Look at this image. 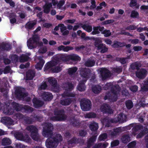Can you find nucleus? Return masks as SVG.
<instances>
[{
    "instance_id": "f257e3e1",
    "label": "nucleus",
    "mask_w": 148,
    "mask_h": 148,
    "mask_svg": "<svg viewBox=\"0 0 148 148\" xmlns=\"http://www.w3.org/2000/svg\"><path fill=\"white\" fill-rule=\"evenodd\" d=\"M62 137L60 134H57L55 136L50 137L45 141V145L48 148H55L59 142L62 140Z\"/></svg>"
},
{
    "instance_id": "f03ea898",
    "label": "nucleus",
    "mask_w": 148,
    "mask_h": 148,
    "mask_svg": "<svg viewBox=\"0 0 148 148\" xmlns=\"http://www.w3.org/2000/svg\"><path fill=\"white\" fill-rule=\"evenodd\" d=\"M53 125L50 123H45L43 127L42 134L45 137H48L53 134Z\"/></svg>"
},
{
    "instance_id": "7ed1b4c3",
    "label": "nucleus",
    "mask_w": 148,
    "mask_h": 148,
    "mask_svg": "<svg viewBox=\"0 0 148 148\" xmlns=\"http://www.w3.org/2000/svg\"><path fill=\"white\" fill-rule=\"evenodd\" d=\"M26 130L30 133V136L35 141H38L39 139L38 130L35 126L30 125L27 126Z\"/></svg>"
},
{
    "instance_id": "20e7f679",
    "label": "nucleus",
    "mask_w": 148,
    "mask_h": 148,
    "mask_svg": "<svg viewBox=\"0 0 148 148\" xmlns=\"http://www.w3.org/2000/svg\"><path fill=\"white\" fill-rule=\"evenodd\" d=\"M94 45L101 53H103L106 52L108 50V48L105 44L102 43V41L100 39H96L94 42Z\"/></svg>"
},
{
    "instance_id": "39448f33",
    "label": "nucleus",
    "mask_w": 148,
    "mask_h": 148,
    "mask_svg": "<svg viewBox=\"0 0 148 148\" xmlns=\"http://www.w3.org/2000/svg\"><path fill=\"white\" fill-rule=\"evenodd\" d=\"M80 104L82 109L84 111L90 110L92 106L91 101L87 99H82L80 101Z\"/></svg>"
},
{
    "instance_id": "423d86ee",
    "label": "nucleus",
    "mask_w": 148,
    "mask_h": 148,
    "mask_svg": "<svg viewBox=\"0 0 148 148\" xmlns=\"http://www.w3.org/2000/svg\"><path fill=\"white\" fill-rule=\"evenodd\" d=\"M132 127H133L132 129V134L136 135V132L139 130H141L143 128V126L140 124H136L132 123L130 124L127 127V130H130Z\"/></svg>"
},
{
    "instance_id": "0eeeda50",
    "label": "nucleus",
    "mask_w": 148,
    "mask_h": 148,
    "mask_svg": "<svg viewBox=\"0 0 148 148\" xmlns=\"http://www.w3.org/2000/svg\"><path fill=\"white\" fill-rule=\"evenodd\" d=\"M23 88L21 87L16 88L15 91V94L17 98L24 99L27 96V93L23 92Z\"/></svg>"
},
{
    "instance_id": "6e6552de",
    "label": "nucleus",
    "mask_w": 148,
    "mask_h": 148,
    "mask_svg": "<svg viewBox=\"0 0 148 148\" xmlns=\"http://www.w3.org/2000/svg\"><path fill=\"white\" fill-rule=\"evenodd\" d=\"M14 136L16 138L19 140L24 141L26 142H29L31 140L30 138L28 136H25L23 133L20 132H17L15 133Z\"/></svg>"
},
{
    "instance_id": "1a4fd4ad",
    "label": "nucleus",
    "mask_w": 148,
    "mask_h": 148,
    "mask_svg": "<svg viewBox=\"0 0 148 148\" xmlns=\"http://www.w3.org/2000/svg\"><path fill=\"white\" fill-rule=\"evenodd\" d=\"M91 73V70L88 68H82L80 71L81 76L86 79L89 77L90 74Z\"/></svg>"
},
{
    "instance_id": "9d476101",
    "label": "nucleus",
    "mask_w": 148,
    "mask_h": 148,
    "mask_svg": "<svg viewBox=\"0 0 148 148\" xmlns=\"http://www.w3.org/2000/svg\"><path fill=\"white\" fill-rule=\"evenodd\" d=\"M100 72L103 80H105L108 77L110 73V71L105 68H102L100 70Z\"/></svg>"
},
{
    "instance_id": "9b49d317",
    "label": "nucleus",
    "mask_w": 148,
    "mask_h": 148,
    "mask_svg": "<svg viewBox=\"0 0 148 148\" xmlns=\"http://www.w3.org/2000/svg\"><path fill=\"white\" fill-rule=\"evenodd\" d=\"M122 130L121 127H119L113 129L108 132V134L111 137H116L121 132Z\"/></svg>"
},
{
    "instance_id": "f8f14e48",
    "label": "nucleus",
    "mask_w": 148,
    "mask_h": 148,
    "mask_svg": "<svg viewBox=\"0 0 148 148\" xmlns=\"http://www.w3.org/2000/svg\"><path fill=\"white\" fill-rule=\"evenodd\" d=\"M101 110L103 112L111 114L113 113V110L109 105L104 104L101 107Z\"/></svg>"
},
{
    "instance_id": "ddd939ff",
    "label": "nucleus",
    "mask_w": 148,
    "mask_h": 148,
    "mask_svg": "<svg viewBox=\"0 0 148 148\" xmlns=\"http://www.w3.org/2000/svg\"><path fill=\"white\" fill-rule=\"evenodd\" d=\"M33 106L36 108H39L42 106L44 102L37 98H34L32 100Z\"/></svg>"
},
{
    "instance_id": "4468645a",
    "label": "nucleus",
    "mask_w": 148,
    "mask_h": 148,
    "mask_svg": "<svg viewBox=\"0 0 148 148\" xmlns=\"http://www.w3.org/2000/svg\"><path fill=\"white\" fill-rule=\"evenodd\" d=\"M147 71L145 69H141L138 71L136 72V76L140 79H144L146 76Z\"/></svg>"
},
{
    "instance_id": "2eb2a0df",
    "label": "nucleus",
    "mask_w": 148,
    "mask_h": 148,
    "mask_svg": "<svg viewBox=\"0 0 148 148\" xmlns=\"http://www.w3.org/2000/svg\"><path fill=\"white\" fill-rule=\"evenodd\" d=\"M57 64V63L56 62L54 61H51L47 62L45 65L44 67V71H49V70L51 71V69L53 67L56 66Z\"/></svg>"
},
{
    "instance_id": "dca6fc26",
    "label": "nucleus",
    "mask_w": 148,
    "mask_h": 148,
    "mask_svg": "<svg viewBox=\"0 0 148 148\" xmlns=\"http://www.w3.org/2000/svg\"><path fill=\"white\" fill-rule=\"evenodd\" d=\"M12 48V44L9 43H2L0 45V49L2 51H9Z\"/></svg>"
},
{
    "instance_id": "f3484780",
    "label": "nucleus",
    "mask_w": 148,
    "mask_h": 148,
    "mask_svg": "<svg viewBox=\"0 0 148 148\" xmlns=\"http://www.w3.org/2000/svg\"><path fill=\"white\" fill-rule=\"evenodd\" d=\"M42 99L45 101H49L51 100L53 98V95L52 93L49 92H44L42 94Z\"/></svg>"
},
{
    "instance_id": "a211bd4d",
    "label": "nucleus",
    "mask_w": 148,
    "mask_h": 148,
    "mask_svg": "<svg viewBox=\"0 0 148 148\" xmlns=\"http://www.w3.org/2000/svg\"><path fill=\"white\" fill-rule=\"evenodd\" d=\"M1 121L4 124L6 125H11L13 124V121L10 117L5 116L2 117Z\"/></svg>"
},
{
    "instance_id": "6ab92c4d",
    "label": "nucleus",
    "mask_w": 148,
    "mask_h": 148,
    "mask_svg": "<svg viewBox=\"0 0 148 148\" xmlns=\"http://www.w3.org/2000/svg\"><path fill=\"white\" fill-rule=\"evenodd\" d=\"M73 101V99L68 98H62L60 100V104L62 106H68Z\"/></svg>"
},
{
    "instance_id": "aec40b11",
    "label": "nucleus",
    "mask_w": 148,
    "mask_h": 148,
    "mask_svg": "<svg viewBox=\"0 0 148 148\" xmlns=\"http://www.w3.org/2000/svg\"><path fill=\"white\" fill-rule=\"evenodd\" d=\"M54 114L55 115L58 116L64 117V119H62V121L65 120L67 118V116L65 114V111L64 110H55L54 111Z\"/></svg>"
},
{
    "instance_id": "412c9836",
    "label": "nucleus",
    "mask_w": 148,
    "mask_h": 148,
    "mask_svg": "<svg viewBox=\"0 0 148 148\" xmlns=\"http://www.w3.org/2000/svg\"><path fill=\"white\" fill-rule=\"evenodd\" d=\"M87 81L86 79H83L81 81L77 86V89L80 91H84L85 90L86 86L85 84Z\"/></svg>"
},
{
    "instance_id": "4be33fe9",
    "label": "nucleus",
    "mask_w": 148,
    "mask_h": 148,
    "mask_svg": "<svg viewBox=\"0 0 148 148\" xmlns=\"http://www.w3.org/2000/svg\"><path fill=\"white\" fill-rule=\"evenodd\" d=\"M48 82L54 89L58 88L57 81L56 79L53 77L49 78L48 79Z\"/></svg>"
},
{
    "instance_id": "5701e85b",
    "label": "nucleus",
    "mask_w": 148,
    "mask_h": 148,
    "mask_svg": "<svg viewBox=\"0 0 148 148\" xmlns=\"http://www.w3.org/2000/svg\"><path fill=\"white\" fill-rule=\"evenodd\" d=\"M38 59L39 61L36 65L35 68L38 70H40L42 69L45 63V61L40 56L38 58Z\"/></svg>"
},
{
    "instance_id": "b1692460",
    "label": "nucleus",
    "mask_w": 148,
    "mask_h": 148,
    "mask_svg": "<svg viewBox=\"0 0 148 148\" xmlns=\"http://www.w3.org/2000/svg\"><path fill=\"white\" fill-rule=\"evenodd\" d=\"M57 50L58 51H63L64 52H68L69 51L73 50L74 48L71 46H65L63 45H61L58 47Z\"/></svg>"
},
{
    "instance_id": "393cba45",
    "label": "nucleus",
    "mask_w": 148,
    "mask_h": 148,
    "mask_svg": "<svg viewBox=\"0 0 148 148\" xmlns=\"http://www.w3.org/2000/svg\"><path fill=\"white\" fill-rule=\"evenodd\" d=\"M91 90L95 94H98L101 92L102 90V87L99 85H93L92 86Z\"/></svg>"
},
{
    "instance_id": "a878e982",
    "label": "nucleus",
    "mask_w": 148,
    "mask_h": 148,
    "mask_svg": "<svg viewBox=\"0 0 148 148\" xmlns=\"http://www.w3.org/2000/svg\"><path fill=\"white\" fill-rule=\"evenodd\" d=\"M35 75V73L32 70H29L26 73V79L32 80L34 77Z\"/></svg>"
},
{
    "instance_id": "bb28decb",
    "label": "nucleus",
    "mask_w": 148,
    "mask_h": 148,
    "mask_svg": "<svg viewBox=\"0 0 148 148\" xmlns=\"http://www.w3.org/2000/svg\"><path fill=\"white\" fill-rule=\"evenodd\" d=\"M89 127L92 132H96L99 128L98 123L94 121L92 122L90 124Z\"/></svg>"
},
{
    "instance_id": "cd10ccee",
    "label": "nucleus",
    "mask_w": 148,
    "mask_h": 148,
    "mask_svg": "<svg viewBox=\"0 0 148 148\" xmlns=\"http://www.w3.org/2000/svg\"><path fill=\"white\" fill-rule=\"evenodd\" d=\"M52 3H46L43 7L44 12L46 14H48L50 11V8L52 7Z\"/></svg>"
},
{
    "instance_id": "c85d7f7f",
    "label": "nucleus",
    "mask_w": 148,
    "mask_h": 148,
    "mask_svg": "<svg viewBox=\"0 0 148 148\" xmlns=\"http://www.w3.org/2000/svg\"><path fill=\"white\" fill-rule=\"evenodd\" d=\"M79 25H81V27L83 29L88 32H90L92 30V27L91 25L86 24L83 25L81 23H80Z\"/></svg>"
},
{
    "instance_id": "c756f323",
    "label": "nucleus",
    "mask_w": 148,
    "mask_h": 148,
    "mask_svg": "<svg viewBox=\"0 0 148 148\" xmlns=\"http://www.w3.org/2000/svg\"><path fill=\"white\" fill-rule=\"evenodd\" d=\"M54 60L57 62V64L61 61H66L67 60V58L63 55H59L56 57Z\"/></svg>"
},
{
    "instance_id": "7c9ffc66",
    "label": "nucleus",
    "mask_w": 148,
    "mask_h": 148,
    "mask_svg": "<svg viewBox=\"0 0 148 148\" xmlns=\"http://www.w3.org/2000/svg\"><path fill=\"white\" fill-rule=\"evenodd\" d=\"M12 103L13 106V108L16 111L22 112L23 105L19 104L18 103L15 102H13Z\"/></svg>"
},
{
    "instance_id": "2f4dec72",
    "label": "nucleus",
    "mask_w": 148,
    "mask_h": 148,
    "mask_svg": "<svg viewBox=\"0 0 148 148\" xmlns=\"http://www.w3.org/2000/svg\"><path fill=\"white\" fill-rule=\"evenodd\" d=\"M23 120L24 123L25 124H30L32 123L33 122V120L32 119V115L30 117L25 116L24 117Z\"/></svg>"
},
{
    "instance_id": "473e14b6",
    "label": "nucleus",
    "mask_w": 148,
    "mask_h": 148,
    "mask_svg": "<svg viewBox=\"0 0 148 148\" xmlns=\"http://www.w3.org/2000/svg\"><path fill=\"white\" fill-rule=\"evenodd\" d=\"M68 58L70 60L73 61H80L81 60L80 58L78 55L75 54H72L69 55Z\"/></svg>"
},
{
    "instance_id": "72a5a7b5",
    "label": "nucleus",
    "mask_w": 148,
    "mask_h": 148,
    "mask_svg": "<svg viewBox=\"0 0 148 148\" xmlns=\"http://www.w3.org/2000/svg\"><path fill=\"white\" fill-rule=\"evenodd\" d=\"M79 138H77L75 137L74 136L71 140L67 141L69 145H72L73 144H77L80 143Z\"/></svg>"
},
{
    "instance_id": "f704fd0d",
    "label": "nucleus",
    "mask_w": 148,
    "mask_h": 148,
    "mask_svg": "<svg viewBox=\"0 0 148 148\" xmlns=\"http://www.w3.org/2000/svg\"><path fill=\"white\" fill-rule=\"evenodd\" d=\"M108 145V143L107 142L97 143L93 147V148H106Z\"/></svg>"
},
{
    "instance_id": "c9c22d12",
    "label": "nucleus",
    "mask_w": 148,
    "mask_h": 148,
    "mask_svg": "<svg viewBox=\"0 0 148 148\" xmlns=\"http://www.w3.org/2000/svg\"><path fill=\"white\" fill-rule=\"evenodd\" d=\"M120 89V88L118 85H113L112 84L111 89V91L112 93H117V92L119 91Z\"/></svg>"
},
{
    "instance_id": "e433bc0d",
    "label": "nucleus",
    "mask_w": 148,
    "mask_h": 148,
    "mask_svg": "<svg viewBox=\"0 0 148 148\" xmlns=\"http://www.w3.org/2000/svg\"><path fill=\"white\" fill-rule=\"evenodd\" d=\"M34 110L33 108L28 105H23L22 112H31Z\"/></svg>"
},
{
    "instance_id": "4c0bfd02",
    "label": "nucleus",
    "mask_w": 148,
    "mask_h": 148,
    "mask_svg": "<svg viewBox=\"0 0 148 148\" xmlns=\"http://www.w3.org/2000/svg\"><path fill=\"white\" fill-rule=\"evenodd\" d=\"M36 23V22L35 21H33L32 22H28L26 24L25 28L27 29L31 30Z\"/></svg>"
},
{
    "instance_id": "58836bf2",
    "label": "nucleus",
    "mask_w": 148,
    "mask_h": 148,
    "mask_svg": "<svg viewBox=\"0 0 148 148\" xmlns=\"http://www.w3.org/2000/svg\"><path fill=\"white\" fill-rule=\"evenodd\" d=\"M64 87L65 90L67 91H71L73 88V84L69 82H67L65 84Z\"/></svg>"
},
{
    "instance_id": "ea45409f",
    "label": "nucleus",
    "mask_w": 148,
    "mask_h": 148,
    "mask_svg": "<svg viewBox=\"0 0 148 148\" xmlns=\"http://www.w3.org/2000/svg\"><path fill=\"white\" fill-rule=\"evenodd\" d=\"M112 46L114 48L121 47L125 46V44L123 42L122 43L116 41L114 42Z\"/></svg>"
},
{
    "instance_id": "a19ab883",
    "label": "nucleus",
    "mask_w": 148,
    "mask_h": 148,
    "mask_svg": "<svg viewBox=\"0 0 148 148\" xmlns=\"http://www.w3.org/2000/svg\"><path fill=\"white\" fill-rule=\"evenodd\" d=\"M29 59V57L25 54H22L20 57L19 60L21 62H24L27 61Z\"/></svg>"
},
{
    "instance_id": "79ce46f5",
    "label": "nucleus",
    "mask_w": 148,
    "mask_h": 148,
    "mask_svg": "<svg viewBox=\"0 0 148 148\" xmlns=\"http://www.w3.org/2000/svg\"><path fill=\"white\" fill-rule=\"evenodd\" d=\"M32 119H33V122L36 121L41 122L42 120V117L39 115H37L34 114L33 115H32Z\"/></svg>"
},
{
    "instance_id": "37998d69",
    "label": "nucleus",
    "mask_w": 148,
    "mask_h": 148,
    "mask_svg": "<svg viewBox=\"0 0 148 148\" xmlns=\"http://www.w3.org/2000/svg\"><path fill=\"white\" fill-rule=\"evenodd\" d=\"M121 139L123 143H127L130 141V137L129 135H124L122 137Z\"/></svg>"
},
{
    "instance_id": "c03bdc74",
    "label": "nucleus",
    "mask_w": 148,
    "mask_h": 148,
    "mask_svg": "<svg viewBox=\"0 0 148 148\" xmlns=\"http://www.w3.org/2000/svg\"><path fill=\"white\" fill-rule=\"evenodd\" d=\"M11 143V141L8 138H3L1 144L2 145L6 146L9 145Z\"/></svg>"
},
{
    "instance_id": "a18cd8bd",
    "label": "nucleus",
    "mask_w": 148,
    "mask_h": 148,
    "mask_svg": "<svg viewBox=\"0 0 148 148\" xmlns=\"http://www.w3.org/2000/svg\"><path fill=\"white\" fill-rule=\"evenodd\" d=\"M64 119V117H60L57 116H53L50 118V120L53 121H62V119Z\"/></svg>"
},
{
    "instance_id": "49530a36",
    "label": "nucleus",
    "mask_w": 148,
    "mask_h": 148,
    "mask_svg": "<svg viewBox=\"0 0 148 148\" xmlns=\"http://www.w3.org/2000/svg\"><path fill=\"white\" fill-rule=\"evenodd\" d=\"M95 64V61L94 60H88L86 62L85 65L87 67H92L94 66Z\"/></svg>"
},
{
    "instance_id": "de8ad7c7",
    "label": "nucleus",
    "mask_w": 148,
    "mask_h": 148,
    "mask_svg": "<svg viewBox=\"0 0 148 148\" xmlns=\"http://www.w3.org/2000/svg\"><path fill=\"white\" fill-rule=\"evenodd\" d=\"M77 70V68L76 67L70 68L68 69V73L69 75L72 76L74 75Z\"/></svg>"
},
{
    "instance_id": "09e8293b",
    "label": "nucleus",
    "mask_w": 148,
    "mask_h": 148,
    "mask_svg": "<svg viewBox=\"0 0 148 148\" xmlns=\"http://www.w3.org/2000/svg\"><path fill=\"white\" fill-rule=\"evenodd\" d=\"M126 106L128 109H130L133 106V103L131 100H128L125 101Z\"/></svg>"
},
{
    "instance_id": "8fccbe9b",
    "label": "nucleus",
    "mask_w": 148,
    "mask_h": 148,
    "mask_svg": "<svg viewBox=\"0 0 148 148\" xmlns=\"http://www.w3.org/2000/svg\"><path fill=\"white\" fill-rule=\"evenodd\" d=\"M140 67L139 64L137 62L133 63L130 65V68L133 70L137 69L138 70L140 69Z\"/></svg>"
},
{
    "instance_id": "3c124183",
    "label": "nucleus",
    "mask_w": 148,
    "mask_h": 148,
    "mask_svg": "<svg viewBox=\"0 0 148 148\" xmlns=\"http://www.w3.org/2000/svg\"><path fill=\"white\" fill-rule=\"evenodd\" d=\"M107 134L106 133L102 134L99 136L98 139L99 141H104L107 138Z\"/></svg>"
},
{
    "instance_id": "603ef678",
    "label": "nucleus",
    "mask_w": 148,
    "mask_h": 148,
    "mask_svg": "<svg viewBox=\"0 0 148 148\" xmlns=\"http://www.w3.org/2000/svg\"><path fill=\"white\" fill-rule=\"evenodd\" d=\"M61 67L60 66H57L54 68L51 69V71L53 73H59L61 71Z\"/></svg>"
},
{
    "instance_id": "864d4df0",
    "label": "nucleus",
    "mask_w": 148,
    "mask_h": 148,
    "mask_svg": "<svg viewBox=\"0 0 148 148\" xmlns=\"http://www.w3.org/2000/svg\"><path fill=\"white\" fill-rule=\"evenodd\" d=\"M130 16L132 18H138L139 14L137 11H136L135 10H132L131 12Z\"/></svg>"
},
{
    "instance_id": "5fc2aeb1",
    "label": "nucleus",
    "mask_w": 148,
    "mask_h": 148,
    "mask_svg": "<svg viewBox=\"0 0 148 148\" xmlns=\"http://www.w3.org/2000/svg\"><path fill=\"white\" fill-rule=\"evenodd\" d=\"M127 59V58L117 57L116 58V60L122 64H125L126 63V60Z\"/></svg>"
},
{
    "instance_id": "6e6d98bb",
    "label": "nucleus",
    "mask_w": 148,
    "mask_h": 148,
    "mask_svg": "<svg viewBox=\"0 0 148 148\" xmlns=\"http://www.w3.org/2000/svg\"><path fill=\"white\" fill-rule=\"evenodd\" d=\"M101 34L104 35L105 37H108L110 36L111 34V32L110 30L105 29L102 32Z\"/></svg>"
},
{
    "instance_id": "4d7b16f0",
    "label": "nucleus",
    "mask_w": 148,
    "mask_h": 148,
    "mask_svg": "<svg viewBox=\"0 0 148 148\" xmlns=\"http://www.w3.org/2000/svg\"><path fill=\"white\" fill-rule=\"evenodd\" d=\"M126 117V116L124 115L123 113H120L118 115V119L119 121L123 122L124 120V119Z\"/></svg>"
},
{
    "instance_id": "13d9d810",
    "label": "nucleus",
    "mask_w": 148,
    "mask_h": 148,
    "mask_svg": "<svg viewBox=\"0 0 148 148\" xmlns=\"http://www.w3.org/2000/svg\"><path fill=\"white\" fill-rule=\"evenodd\" d=\"M87 132L86 131L84 130H81L79 131V136L82 137H85L87 134Z\"/></svg>"
},
{
    "instance_id": "bf43d9fd",
    "label": "nucleus",
    "mask_w": 148,
    "mask_h": 148,
    "mask_svg": "<svg viewBox=\"0 0 148 148\" xmlns=\"http://www.w3.org/2000/svg\"><path fill=\"white\" fill-rule=\"evenodd\" d=\"M99 28L98 27V26L93 27V31L91 32V34L93 35L99 34L100 32L98 30Z\"/></svg>"
},
{
    "instance_id": "052dcab7",
    "label": "nucleus",
    "mask_w": 148,
    "mask_h": 148,
    "mask_svg": "<svg viewBox=\"0 0 148 148\" xmlns=\"http://www.w3.org/2000/svg\"><path fill=\"white\" fill-rule=\"evenodd\" d=\"M113 71L115 73H120L122 71V67L121 66H118L113 68Z\"/></svg>"
},
{
    "instance_id": "680f3d73",
    "label": "nucleus",
    "mask_w": 148,
    "mask_h": 148,
    "mask_svg": "<svg viewBox=\"0 0 148 148\" xmlns=\"http://www.w3.org/2000/svg\"><path fill=\"white\" fill-rule=\"evenodd\" d=\"M71 124L74 127L79 126L80 123L75 119H73L71 122Z\"/></svg>"
},
{
    "instance_id": "e2e57ef3",
    "label": "nucleus",
    "mask_w": 148,
    "mask_h": 148,
    "mask_svg": "<svg viewBox=\"0 0 148 148\" xmlns=\"http://www.w3.org/2000/svg\"><path fill=\"white\" fill-rule=\"evenodd\" d=\"M141 90L142 91L146 92L148 91V84H145L141 86Z\"/></svg>"
},
{
    "instance_id": "0e129e2a",
    "label": "nucleus",
    "mask_w": 148,
    "mask_h": 148,
    "mask_svg": "<svg viewBox=\"0 0 148 148\" xmlns=\"http://www.w3.org/2000/svg\"><path fill=\"white\" fill-rule=\"evenodd\" d=\"M110 100L112 101H116L117 99V93H113V95H110Z\"/></svg>"
},
{
    "instance_id": "69168bd1",
    "label": "nucleus",
    "mask_w": 148,
    "mask_h": 148,
    "mask_svg": "<svg viewBox=\"0 0 148 148\" xmlns=\"http://www.w3.org/2000/svg\"><path fill=\"white\" fill-rule=\"evenodd\" d=\"M10 58L15 62H17L18 61V57L16 54H12L10 56Z\"/></svg>"
},
{
    "instance_id": "338daca9",
    "label": "nucleus",
    "mask_w": 148,
    "mask_h": 148,
    "mask_svg": "<svg viewBox=\"0 0 148 148\" xmlns=\"http://www.w3.org/2000/svg\"><path fill=\"white\" fill-rule=\"evenodd\" d=\"M27 45L28 48L30 49H32L35 48V46L33 45L32 43L31 40H29L27 42Z\"/></svg>"
},
{
    "instance_id": "774afa93",
    "label": "nucleus",
    "mask_w": 148,
    "mask_h": 148,
    "mask_svg": "<svg viewBox=\"0 0 148 148\" xmlns=\"http://www.w3.org/2000/svg\"><path fill=\"white\" fill-rule=\"evenodd\" d=\"M136 144V142L135 141H133L129 143L127 145V147L128 148H134Z\"/></svg>"
}]
</instances>
